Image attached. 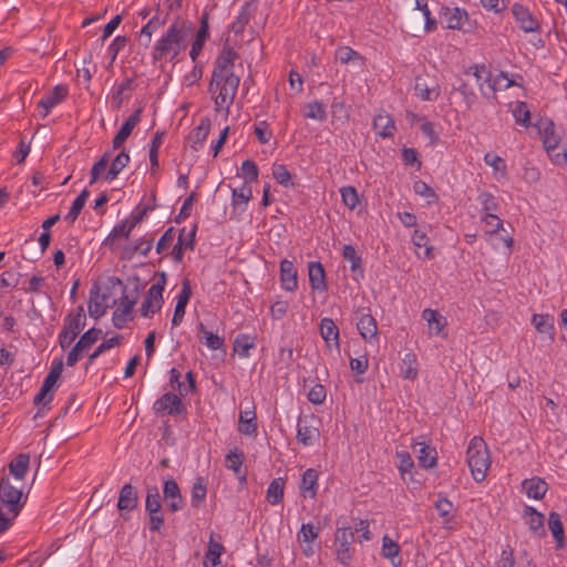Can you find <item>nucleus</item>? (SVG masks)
<instances>
[{
  "label": "nucleus",
  "mask_w": 567,
  "mask_h": 567,
  "mask_svg": "<svg viewBox=\"0 0 567 567\" xmlns=\"http://www.w3.org/2000/svg\"><path fill=\"white\" fill-rule=\"evenodd\" d=\"M120 343V337L114 336L112 338L103 340L99 347L89 355V364L94 363V361L104 352L113 349Z\"/></svg>",
  "instance_id": "nucleus-61"
},
{
  "label": "nucleus",
  "mask_w": 567,
  "mask_h": 567,
  "mask_svg": "<svg viewBox=\"0 0 567 567\" xmlns=\"http://www.w3.org/2000/svg\"><path fill=\"white\" fill-rule=\"evenodd\" d=\"M30 457L28 454H20L13 461H11L9 465L10 476L13 477L16 483H21L23 481L28 468H29Z\"/></svg>",
  "instance_id": "nucleus-40"
},
{
  "label": "nucleus",
  "mask_w": 567,
  "mask_h": 567,
  "mask_svg": "<svg viewBox=\"0 0 567 567\" xmlns=\"http://www.w3.org/2000/svg\"><path fill=\"white\" fill-rule=\"evenodd\" d=\"M135 303V299H131L127 295L120 297L112 316L113 324L117 329L124 328L127 322L133 320V309Z\"/></svg>",
  "instance_id": "nucleus-11"
},
{
  "label": "nucleus",
  "mask_w": 567,
  "mask_h": 567,
  "mask_svg": "<svg viewBox=\"0 0 567 567\" xmlns=\"http://www.w3.org/2000/svg\"><path fill=\"white\" fill-rule=\"evenodd\" d=\"M357 328L365 342L370 344H378V324L375 319L370 313L362 312L358 317Z\"/></svg>",
  "instance_id": "nucleus-14"
},
{
  "label": "nucleus",
  "mask_w": 567,
  "mask_h": 567,
  "mask_svg": "<svg viewBox=\"0 0 567 567\" xmlns=\"http://www.w3.org/2000/svg\"><path fill=\"white\" fill-rule=\"evenodd\" d=\"M416 10L421 11L423 18H424V30L426 32H433L436 27V20L432 18L431 10L429 8L426 0H415V7Z\"/></svg>",
  "instance_id": "nucleus-56"
},
{
  "label": "nucleus",
  "mask_w": 567,
  "mask_h": 567,
  "mask_svg": "<svg viewBox=\"0 0 567 567\" xmlns=\"http://www.w3.org/2000/svg\"><path fill=\"white\" fill-rule=\"evenodd\" d=\"M240 174L245 181L244 183L250 185V183H254L258 179V167L250 159L244 161L240 167Z\"/></svg>",
  "instance_id": "nucleus-64"
},
{
  "label": "nucleus",
  "mask_w": 567,
  "mask_h": 567,
  "mask_svg": "<svg viewBox=\"0 0 567 567\" xmlns=\"http://www.w3.org/2000/svg\"><path fill=\"white\" fill-rule=\"evenodd\" d=\"M243 463L244 453L238 449L230 450L225 456V466L235 473H239Z\"/></svg>",
  "instance_id": "nucleus-59"
},
{
  "label": "nucleus",
  "mask_w": 567,
  "mask_h": 567,
  "mask_svg": "<svg viewBox=\"0 0 567 567\" xmlns=\"http://www.w3.org/2000/svg\"><path fill=\"white\" fill-rule=\"evenodd\" d=\"M435 508L440 513V515L444 518L443 525L445 528L451 529L453 528V515H450L453 511V504L450 502L449 498H439L435 504Z\"/></svg>",
  "instance_id": "nucleus-53"
},
{
  "label": "nucleus",
  "mask_w": 567,
  "mask_h": 567,
  "mask_svg": "<svg viewBox=\"0 0 567 567\" xmlns=\"http://www.w3.org/2000/svg\"><path fill=\"white\" fill-rule=\"evenodd\" d=\"M523 519L533 535L536 537H544L546 535L544 525L545 517L542 513L537 512L532 506L525 505L523 511Z\"/></svg>",
  "instance_id": "nucleus-16"
},
{
  "label": "nucleus",
  "mask_w": 567,
  "mask_h": 567,
  "mask_svg": "<svg viewBox=\"0 0 567 567\" xmlns=\"http://www.w3.org/2000/svg\"><path fill=\"white\" fill-rule=\"evenodd\" d=\"M166 287V275L162 272L159 277L147 289L140 307V313L143 318L151 319L158 313L164 305V290Z\"/></svg>",
  "instance_id": "nucleus-5"
},
{
  "label": "nucleus",
  "mask_w": 567,
  "mask_h": 567,
  "mask_svg": "<svg viewBox=\"0 0 567 567\" xmlns=\"http://www.w3.org/2000/svg\"><path fill=\"white\" fill-rule=\"evenodd\" d=\"M279 278L284 290L291 292L298 288V274L293 261L288 259L280 261Z\"/></svg>",
  "instance_id": "nucleus-19"
},
{
  "label": "nucleus",
  "mask_w": 567,
  "mask_h": 567,
  "mask_svg": "<svg viewBox=\"0 0 567 567\" xmlns=\"http://www.w3.org/2000/svg\"><path fill=\"white\" fill-rule=\"evenodd\" d=\"M140 113H141L140 110L136 111L135 113L130 115L125 120V122L122 124V126L120 127V130L117 131L116 135L114 136V138L112 141L113 150L120 148L123 145V143L127 140V137L131 135L134 127L140 122Z\"/></svg>",
  "instance_id": "nucleus-27"
},
{
  "label": "nucleus",
  "mask_w": 567,
  "mask_h": 567,
  "mask_svg": "<svg viewBox=\"0 0 567 567\" xmlns=\"http://www.w3.org/2000/svg\"><path fill=\"white\" fill-rule=\"evenodd\" d=\"M532 322L539 333L550 334L554 327V318L549 315H534Z\"/></svg>",
  "instance_id": "nucleus-58"
},
{
  "label": "nucleus",
  "mask_w": 567,
  "mask_h": 567,
  "mask_svg": "<svg viewBox=\"0 0 567 567\" xmlns=\"http://www.w3.org/2000/svg\"><path fill=\"white\" fill-rule=\"evenodd\" d=\"M309 284L312 290L324 292L328 289L326 282V271L321 262L310 261L308 264Z\"/></svg>",
  "instance_id": "nucleus-22"
},
{
  "label": "nucleus",
  "mask_w": 567,
  "mask_h": 567,
  "mask_svg": "<svg viewBox=\"0 0 567 567\" xmlns=\"http://www.w3.org/2000/svg\"><path fill=\"white\" fill-rule=\"evenodd\" d=\"M66 95L68 89L64 85H56L50 92L44 94L38 102L41 116H48L51 110L60 104L66 97Z\"/></svg>",
  "instance_id": "nucleus-13"
},
{
  "label": "nucleus",
  "mask_w": 567,
  "mask_h": 567,
  "mask_svg": "<svg viewBox=\"0 0 567 567\" xmlns=\"http://www.w3.org/2000/svg\"><path fill=\"white\" fill-rule=\"evenodd\" d=\"M130 163V154L126 150H122L112 161L109 171L104 175V179L106 182L114 181L118 174L127 166Z\"/></svg>",
  "instance_id": "nucleus-42"
},
{
  "label": "nucleus",
  "mask_w": 567,
  "mask_h": 567,
  "mask_svg": "<svg viewBox=\"0 0 567 567\" xmlns=\"http://www.w3.org/2000/svg\"><path fill=\"white\" fill-rule=\"evenodd\" d=\"M210 130L209 120L203 118L199 124L193 128V131L188 135V142L194 151H198L203 147L204 142L206 141Z\"/></svg>",
  "instance_id": "nucleus-32"
},
{
  "label": "nucleus",
  "mask_w": 567,
  "mask_h": 567,
  "mask_svg": "<svg viewBox=\"0 0 567 567\" xmlns=\"http://www.w3.org/2000/svg\"><path fill=\"white\" fill-rule=\"evenodd\" d=\"M336 59L341 64L363 65L362 55L350 47H340L336 50Z\"/></svg>",
  "instance_id": "nucleus-45"
},
{
  "label": "nucleus",
  "mask_w": 567,
  "mask_h": 567,
  "mask_svg": "<svg viewBox=\"0 0 567 567\" xmlns=\"http://www.w3.org/2000/svg\"><path fill=\"white\" fill-rule=\"evenodd\" d=\"M512 14L524 33H537L542 32V25L538 19L532 13V11L522 3H514L511 8Z\"/></svg>",
  "instance_id": "nucleus-7"
},
{
  "label": "nucleus",
  "mask_w": 567,
  "mask_h": 567,
  "mask_svg": "<svg viewBox=\"0 0 567 567\" xmlns=\"http://www.w3.org/2000/svg\"><path fill=\"white\" fill-rule=\"evenodd\" d=\"M398 460V470L403 481H414V475L416 474V468L414 461L409 452L406 451H398L396 452Z\"/></svg>",
  "instance_id": "nucleus-31"
},
{
  "label": "nucleus",
  "mask_w": 567,
  "mask_h": 567,
  "mask_svg": "<svg viewBox=\"0 0 567 567\" xmlns=\"http://www.w3.org/2000/svg\"><path fill=\"white\" fill-rule=\"evenodd\" d=\"M27 498H0V533L9 529Z\"/></svg>",
  "instance_id": "nucleus-9"
},
{
  "label": "nucleus",
  "mask_w": 567,
  "mask_h": 567,
  "mask_svg": "<svg viewBox=\"0 0 567 567\" xmlns=\"http://www.w3.org/2000/svg\"><path fill=\"white\" fill-rule=\"evenodd\" d=\"M373 128L382 138L393 137L396 126L393 117L385 111H380L373 118Z\"/></svg>",
  "instance_id": "nucleus-21"
},
{
  "label": "nucleus",
  "mask_w": 567,
  "mask_h": 567,
  "mask_svg": "<svg viewBox=\"0 0 567 567\" xmlns=\"http://www.w3.org/2000/svg\"><path fill=\"white\" fill-rule=\"evenodd\" d=\"M484 163L492 167L494 177L497 181L507 178V164L503 157L495 153L487 152L484 155Z\"/></svg>",
  "instance_id": "nucleus-39"
},
{
  "label": "nucleus",
  "mask_w": 567,
  "mask_h": 567,
  "mask_svg": "<svg viewBox=\"0 0 567 567\" xmlns=\"http://www.w3.org/2000/svg\"><path fill=\"white\" fill-rule=\"evenodd\" d=\"M412 243L417 249L424 248L423 255H421V252H416L419 257H422L424 259L433 258V247L429 245V238L425 231L421 229H415L412 235Z\"/></svg>",
  "instance_id": "nucleus-48"
},
{
  "label": "nucleus",
  "mask_w": 567,
  "mask_h": 567,
  "mask_svg": "<svg viewBox=\"0 0 567 567\" xmlns=\"http://www.w3.org/2000/svg\"><path fill=\"white\" fill-rule=\"evenodd\" d=\"M481 223L485 228V240L493 247V249L499 250L501 244L496 243V234L504 230L503 220L496 214L488 213L481 216Z\"/></svg>",
  "instance_id": "nucleus-12"
},
{
  "label": "nucleus",
  "mask_w": 567,
  "mask_h": 567,
  "mask_svg": "<svg viewBox=\"0 0 567 567\" xmlns=\"http://www.w3.org/2000/svg\"><path fill=\"white\" fill-rule=\"evenodd\" d=\"M238 432L249 437L257 436L258 425L254 409L240 411L238 417Z\"/></svg>",
  "instance_id": "nucleus-23"
},
{
  "label": "nucleus",
  "mask_w": 567,
  "mask_h": 567,
  "mask_svg": "<svg viewBox=\"0 0 567 567\" xmlns=\"http://www.w3.org/2000/svg\"><path fill=\"white\" fill-rule=\"evenodd\" d=\"M477 200L481 204L484 214H495V212H497L499 207L496 197L487 192L480 193L477 196Z\"/></svg>",
  "instance_id": "nucleus-60"
},
{
  "label": "nucleus",
  "mask_w": 567,
  "mask_h": 567,
  "mask_svg": "<svg viewBox=\"0 0 567 567\" xmlns=\"http://www.w3.org/2000/svg\"><path fill=\"white\" fill-rule=\"evenodd\" d=\"M548 527L556 542V548H563L565 546V534L560 516L557 513L551 512L549 514Z\"/></svg>",
  "instance_id": "nucleus-43"
},
{
  "label": "nucleus",
  "mask_w": 567,
  "mask_h": 567,
  "mask_svg": "<svg viewBox=\"0 0 567 567\" xmlns=\"http://www.w3.org/2000/svg\"><path fill=\"white\" fill-rule=\"evenodd\" d=\"M196 234V227H194L187 234L185 233V228H183L179 233L178 240L174 245L172 249V257L177 262L183 260L184 251L186 249H193L194 248V238Z\"/></svg>",
  "instance_id": "nucleus-28"
},
{
  "label": "nucleus",
  "mask_w": 567,
  "mask_h": 567,
  "mask_svg": "<svg viewBox=\"0 0 567 567\" xmlns=\"http://www.w3.org/2000/svg\"><path fill=\"white\" fill-rule=\"evenodd\" d=\"M29 493L30 487L27 485L13 486L9 476L0 481V496H27Z\"/></svg>",
  "instance_id": "nucleus-50"
},
{
  "label": "nucleus",
  "mask_w": 567,
  "mask_h": 567,
  "mask_svg": "<svg viewBox=\"0 0 567 567\" xmlns=\"http://www.w3.org/2000/svg\"><path fill=\"white\" fill-rule=\"evenodd\" d=\"M163 24V21L159 18L153 17L142 29L140 32L141 40L144 41L145 45H148L152 39L153 33Z\"/></svg>",
  "instance_id": "nucleus-63"
},
{
  "label": "nucleus",
  "mask_w": 567,
  "mask_h": 567,
  "mask_svg": "<svg viewBox=\"0 0 567 567\" xmlns=\"http://www.w3.org/2000/svg\"><path fill=\"white\" fill-rule=\"evenodd\" d=\"M415 95L422 101H436L441 94V89L436 83L429 84L422 76L415 79L414 85Z\"/></svg>",
  "instance_id": "nucleus-25"
},
{
  "label": "nucleus",
  "mask_w": 567,
  "mask_h": 567,
  "mask_svg": "<svg viewBox=\"0 0 567 567\" xmlns=\"http://www.w3.org/2000/svg\"><path fill=\"white\" fill-rule=\"evenodd\" d=\"M400 547L390 537L384 536L382 539V555L390 559L394 566L400 565L401 558L399 557Z\"/></svg>",
  "instance_id": "nucleus-54"
},
{
  "label": "nucleus",
  "mask_w": 567,
  "mask_h": 567,
  "mask_svg": "<svg viewBox=\"0 0 567 567\" xmlns=\"http://www.w3.org/2000/svg\"><path fill=\"white\" fill-rule=\"evenodd\" d=\"M413 450L420 467L431 470L436 466L437 452L434 446L426 442H415L413 443Z\"/></svg>",
  "instance_id": "nucleus-15"
},
{
  "label": "nucleus",
  "mask_w": 567,
  "mask_h": 567,
  "mask_svg": "<svg viewBox=\"0 0 567 567\" xmlns=\"http://www.w3.org/2000/svg\"><path fill=\"white\" fill-rule=\"evenodd\" d=\"M342 256L350 262V269L355 275V279L363 276L362 258L357 254L352 245H344Z\"/></svg>",
  "instance_id": "nucleus-44"
},
{
  "label": "nucleus",
  "mask_w": 567,
  "mask_h": 567,
  "mask_svg": "<svg viewBox=\"0 0 567 567\" xmlns=\"http://www.w3.org/2000/svg\"><path fill=\"white\" fill-rule=\"evenodd\" d=\"M85 324L86 317L82 307H78L64 318L63 327L58 334V342L63 351L72 346Z\"/></svg>",
  "instance_id": "nucleus-4"
},
{
  "label": "nucleus",
  "mask_w": 567,
  "mask_h": 567,
  "mask_svg": "<svg viewBox=\"0 0 567 567\" xmlns=\"http://www.w3.org/2000/svg\"><path fill=\"white\" fill-rule=\"evenodd\" d=\"M539 134L546 151L558 148L560 137L556 133V127L553 121H542L539 125Z\"/></svg>",
  "instance_id": "nucleus-26"
},
{
  "label": "nucleus",
  "mask_w": 567,
  "mask_h": 567,
  "mask_svg": "<svg viewBox=\"0 0 567 567\" xmlns=\"http://www.w3.org/2000/svg\"><path fill=\"white\" fill-rule=\"evenodd\" d=\"M251 16H252L251 4L250 3H245L240 8V10H239L235 21L230 25L231 31L235 34L243 33L245 28H246V25L250 21Z\"/></svg>",
  "instance_id": "nucleus-47"
},
{
  "label": "nucleus",
  "mask_w": 567,
  "mask_h": 567,
  "mask_svg": "<svg viewBox=\"0 0 567 567\" xmlns=\"http://www.w3.org/2000/svg\"><path fill=\"white\" fill-rule=\"evenodd\" d=\"M511 112L517 125L525 128L530 125V111L525 102H516Z\"/></svg>",
  "instance_id": "nucleus-52"
},
{
  "label": "nucleus",
  "mask_w": 567,
  "mask_h": 567,
  "mask_svg": "<svg viewBox=\"0 0 567 567\" xmlns=\"http://www.w3.org/2000/svg\"><path fill=\"white\" fill-rule=\"evenodd\" d=\"M153 410L161 415H178L183 412L184 405L181 395L166 392L154 402Z\"/></svg>",
  "instance_id": "nucleus-10"
},
{
  "label": "nucleus",
  "mask_w": 567,
  "mask_h": 567,
  "mask_svg": "<svg viewBox=\"0 0 567 567\" xmlns=\"http://www.w3.org/2000/svg\"><path fill=\"white\" fill-rule=\"evenodd\" d=\"M319 473L315 468L306 470L301 475L300 492L302 496H316L318 493Z\"/></svg>",
  "instance_id": "nucleus-34"
},
{
  "label": "nucleus",
  "mask_w": 567,
  "mask_h": 567,
  "mask_svg": "<svg viewBox=\"0 0 567 567\" xmlns=\"http://www.w3.org/2000/svg\"><path fill=\"white\" fill-rule=\"evenodd\" d=\"M198 331L202 334V340H204L205 346L209 350H219L224 347L225 340L223 337L218 336L217 333H214L212 331H208L204 323L198 324Z\"/></svg>",
  "instance_id": "nucleus-49"
},
{
  "label": "nucleus",
  "mask_w": 567,
  "mask_h": 567,
  "mask_svg": "<svg viewBox=\"0 0 567 567\" xmlns=\"http://www.w3.org/2000/svg\"><path fill=\"white\" fill-rule=\"evenodd\" d=\"M319 330L329 350L340 349L339 328L332 319L322 318L319 324Z\"/></svg>",
  "instance_id": "nucleus-20"
},
{
  "label": "nucleus",
  "mask_w": 567,
  "mask_h": 567,
  "mask_svg": "<svg viewBox=\"0 0 567 567\" xmlns=\"http://www.w3.org/2000/svg\"><path fill=\"white\" fill-rule=\"evenodd\" d=\"M110 161V153L106 152L91 168L90 172V185L96 183L100 178H104L106 166Z\"/></svg>",
  "instance_id": "nucleus-57"
},
{
  "label": "nucleus",
  "mask_w": 567,
  "mask_h": 567,
  "mask_svg": "<svg viewBox=\"0 0 567 567\" xmlns=\"http://www.w3.org/2000/svg\"><path fill=\"white\" fill-rule=\"evenodd\" d=\"M132 231L133 228L128 221L123 219L113 227L109 236L105 238L104 245L113 249L116 240L128 238Z\"/></svg>",
  "instance_id": "nucleus-41"
},
{
  "label": "nucleus",
  "mask_w": 567,
  "mask_h": 567,
  "mask_svg": "<svg viewBox=\"0 0 567 567\" xmlns=\"http://www.w3.org/2000/svg\"><path fill=\"white\" fill-rule=\"evenodd\" d=\"M354 539V533L351 530V526L340 525V520L337 522V530L334 534V554L336 559L344 567H349L354 556V549L351 544Z\"/></svg>",
  "instance_id": "nucleus-6"
},
{
  "label": "nucleus",
  "mask_w": 567,
  "mask_h": 567,
  "mask_svg": "<svg viewBox=\"0 0 567 567\" xmlns=\"http://www.w3.org/2000/svg\"><path fill=\"white\" fill-rule=\"evenodd\" d=\"M421 318L426 322L427 336L445 339L447 337V318L435 309L425 308Z\"/></svg>",
  "instance_id": "nucleus-8"
},
{
  "label": "nucleus",
  "mask_w": 567,
  "mask_h": 567,
  "mask_svg": "<svg viewBox=\"0 0 567 567\" xmlns=\"http://www.w3.org/2000/svg\"><path fill=\"white\" fill-rule=\"evenodd\" d=\"M192 296V289L188 280H184L182 284V289L176 296V305L174 309V315L172 318V324L173 327H177L182 323L184 316H185V309L186 306L189 302Z\"/></svg>",
  "instance_id": "nucleus-17"
},
{
  "label": "nucleus",
  "mask_w": 567,
  "mask_h": 567,
  "mask_svg": "<svg viewBox=\"0 0 567 567\" xmlns=\"http://www.w3.org/2000/svg\"><path fill=\"white\" fill-rule=\"evenodd\" d=\"M251 197L252 189L247 183H243L241 186L231 189V203L234 206H241L243 209H246Z\"/></svg>",
  "instance_id": "nucleus-46"
},
{
  "label": "nucleus",
  "mask_w": 567,
  "mask_h": 567,
  "mask_svg": "<svg viewBox=\"0 0 567 567\" xmlns=\"http://www.w3.org/2000/svg\"><path fill=\"white\" fill-rule=\"evenodd\" d=\"M257 346V337L249 333H239L234 340V353L241 359L250 357V350Z\"/></svg>",
  "instance_id": "nucleus-29"
},
{
  "label": "nucleus",
  "mask_w": 567,
  "mask_h": 567,
  "mask_svg": "<svg viewBox=\"0 0 567 567\" xmlns=\"http://www.w3.org/2000/svg\"><path fill=\"white\" fill-rule=\"evenodd\" d=\"M468 73H472L475 78L481 94L489 99L488 89L493 76L489 69L485 64H475L468 69Z\"/></svg>",
  "instance_id": "nucleus-24"
},
{
  "label": "nucleus",
  "mask_w": 567,
  "mask_h": 567,
  "mask_svg": "<svg viewBox=\"0 0 567 567\" xmlns=\"http://www.w3.org/2000/svg\"><path fill=\"white\" fill-rule=\"evenodd\" d=\"M442 16L445 20L446 28L452 30H460L468 18L467 12L464 9L457 7L443 8Z\"/></svg>",
  "instance_id": "nucleus-30"
},
{
  "label": "nucleus",
  "mask_w": 567,
  "mask_h": 567,
  "mask_svg": "<svg viewBox=\"0 0 567 567\" xmlns=\"http://www.w3.org/2000/svg\"><path fill=\"white\" fill-rule=\"evenodd\" d=\"M236 59L237 54L233 49L224 48L216 59L208 86L216 111H225L226 115L240 83V78L234 72Z\"/></svg>",
  "instance_id": "nucleus-1"
},
{
  "label": "nucleus",
  "mask_w": 567,
  "mask_h": 567,
  "mask_svg": "<svg viewBox=\"0 0 567 567\" xmlns=\"http://www.w3.org/2000/svg\"><path fill=\"white\" fill-rule=\"evenodd\" d=\"M547 489V482L538 476L526 478L522 482V492L526 496H545Z\"/></svg>",
  "instance_id": "nucleus-38"
},
{
  "label": "nucleus",
  "mask_w": 567,
  "mask_h": 567,
  "mask_svg": "<svg viewBox=\"0 0 567 567\" xmlns=\"http://www.w3.org/2000/svg\"><path fill=\"white\" fill-rule=\"evenodd\" d=\"M305 117L323 122L327 117L324 105L319 101L309 102L305 106Z\"/></svg>",
  "instance_id": "nucleus-55"
},
{
  "label": "nucleus",
  "mask_w": 567,
  "mask_h": 567,
  "mask_svg": "<svg viewBox=\"0 0 567 567\" xmlns=\"http://www.w3.org/2000/svg\"><path fill=\"white\" fill-rule=\"evenodd\" d=\"M225 548L221 543L215 540L214 534H210L208 549L205 555V567H220V556Z\"/></svg>",
  "instance_id": "nucleus-37"
},
{
  "label": "nucleus",
  "mask_w": 567,
  "mask_h": 567,
  "mask_svg": "<svg viewBox=\"0 0 567 567\" xmlns=\"http://www.w3.org/2000/svg\"><path fill=\"white\" fill-rule=\"evenodd\" d=\"M514 85H518L515 80L511 78V74L504 71H499L497 74L492 76L491 85L488 89L489 99H496L498 91L507 90Z\"/></svg>",
  "instance_id": "nucleus-36"
},
{
  "label": "nucleus",
  "mask_w": 567,
  "mask_h": 567,
  "mask_svg": "<svg viewBox=\"0 0 567 567\" xmlns=\"http://www.w3.org/2000/svg\"><path fill=\"white\" fill-rule=\"evenodd\" d=\"M400 375L404 380L414 381L419 377V364L415 353L408 352L401 360L400 363Z\"/></svg>",
  "instance_id": "nucleus-33"
},
{
  "label": "nucleus",
  "mask_w": 567,
  "mask_h": 567,
  "mask_svg": "<svg viewBox=\"0 0 567 567\" xmlns=\"http://www.w3.org/2000/svg\"><path fill=\"white\" fill-rule=\"evenodd\" d=\"M190 24L185 21H175L166 32L158 38L152 49L154 64L174 62L186 48V40L190 32Z\"/></svg>",
  "instance_id": "nucleus-2"
},
{
  "label": "nucleus",
  "mask_w": 567,
  "mask_h": 567,
  "mask_svg": "<svg viewBox=\"0 0 567 567\" xmlns=\"http://www.w3.org/2000/svg\"><path fill=\"white\" fill-rule=\"evenodd\" d=\"M466 462L474 481L483 482L491 467L492 460L487 444L482 437L474 436L471 439L466 450Z\"/></svg>",
  "instance_id": "nucleus-3"
},
{
  "label": "nucleus",
  "mask_w": 567,
  "mask_h": 567,
  "mask_svg": "<svg viewBox=\"0 0 567 567\" xmlns=\"http://www.w3.org/2000/svg\"><path fill=\"white\" fill-rule=\"evenodd\" d=\"M89 195H90V192L87 189H83L80 193V195L73 200V203L70 207V210L64 216V219L69 224H73L78 219L81 210L83 209V207L89 198Z\"/></svg>",
  "instance_id": "nucleus-51"
},
{
  "label": "nucleus",
  "mask_w": 567,
  "mask_h": 567,
  "mask_svg": "<svg viewBox=\"0 0 567 567\" xmlns=\"http://www.w3.org/2000/svg\"><path fill=\"white\" fill-rule=\"evenodd\" d=\"M320 436L318 426L311 424L308 419H299L297 422V441L303 446L313 445Z\"/></svg>",
  "instance_id": "nucleus-18"
},
{
  "label": "nucleus",
  "mask_w": 567,
  "mask_h": 567,
  "mask_svg": "<svg viewBox=\"0 0 567 567\" xmlns=\"http://www.w3.org/2000/svg\"><path fill=\"white\" fill-rule=\"evenodd\" d=\"M208 37H209V25H208L207 17H203L200 19V24H199V29L197 31L196 38L193 41L192 48L189 51V56L193 61H196V59L200 54L204 43L208 39Z\"/></svg>",
  "instance_id": "nucleus-35"
},
{
  "label": "nucleus",
  "mask_w": 567,
  "mask_h": 567,
  "mask_svg": "<svg viewBox=\"0 0 567 567\" xmlns=\"http://www.w3.org/2000/svg\"><path fill=\"white\" fill-rule=\"evenodd\" d=\"M342 203L349 208L354 209L359 204V195L353 186H343L340 188Z\"/></svg>",
  "instance_id": "nucleus-62"
}]
</instances>
